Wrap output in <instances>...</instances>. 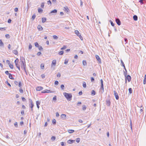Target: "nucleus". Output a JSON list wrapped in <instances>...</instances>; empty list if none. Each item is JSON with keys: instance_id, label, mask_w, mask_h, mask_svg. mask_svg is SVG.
Returning <instances> with one entry per match:
<instances>
[{"instance_id": "obj_32", "label": "nucleus", "mask_w": 146, "mask_h": 146, "mask_svg": "<svg viewBox=\"0 0 146 146\" xmlns=\"http://www.w3.org/2000/svg\"><path fill=\"white\" fill-rule=\"evenodd\" d=\"M42 10L41 8H39L38 9V11L39 13H42Z\"/></svg>"}, {"instance_id": "obj_12", "label": "nucleus", "mask_w": 146, "mask_h": 146, "mask_svg": "<svg viewBox=\"0 0 146 146\" xmlns=\"http://www.w3.org/2000/svg\"><path fill=\"white\" fill-rule=\"evenodd\" d=\"M106 105L107 106H110L111 104V102L110 100H106Z\"/></svg>"}, {"instance_id": "obj_11", "label": "nucleus", "mask_w": 146, "mask_h": 146, "mask_svg": "<svg viewBox=\"0 0 146 146\" xmlns=\"http://www.w3.org/2000/svg\"><path fill=\"white\" fill-rule=\"evenodd\" d=\"M43 88L41 86H38L36 88V90L38 91H40L43 89Z\"/></svg>"}, {"instance_id": "obj_6", "label": "nucleus", "mask_w": 146, "mask_h": 146, "mask_svg": "<svg viewBox=\"0 0 146 146\" xmlns=\"http://www.w3.org/2000/svg\"><path fill=\"white\" fill-rule=\"evenodd\" d=\"M114 96L117 100L119 99V96L118 93L116 92L115 90L113 91Z\"/></svg>"}, {"instance_id": "obj_39", "label": "nucleus", "mask_w": 146, "mask_h": 146, "mask_svg": "<svg viewBox=\"0 0 146 146\" xmlns=\"http://www.w3.org/2000/svg\"><path fill=\"white\" fill-rule=\"evenodd\" d=\"M143 1H145V0H140L139 2L141 4H144Z\"/></svg>"}, {"instance_id": "obj_58", "label": "nucleus", "mask_w": 146, "mask_h": 146, "mask_svg": "<svg viewBox=\"0 0 146 146\" xmlns=\"http://www.w3.org/2000/svg\"><path fill=\"white\" fill-rule=\"evenodd\" d=\"M32 48V46L31 44H29V49H31Z\"/></svg>"}, {"instance_id": "obj_22", "label": "nucleus", "mask_w": 146, "mask_h": 146, "mask_svg": "<svg viewBox=\"0 0 146 146\" xmlns=\"http://www.w3.org/2000/svg\"><path fill=\"white\" fill-rule=\"evenodd\" d=\"M9 78L11 80H14V79L13 77L12 76V75L11 74H9Z\"/></svg>"}, {"instance_id": "obj_35", "label": "nucleus", "mask_w": 146, "mask_h": 146, "mask_svg": "<svg viewBox=\"0 0 146 146\" xmlns=\"http://www.w3.org/2000/svg\"><path fill=\"white\" fill-rule=\"evenodd\" d=\"M56 96H54L53 98V100L54 102H56Z\"/></svg>"}, {"instance_id": "obj_37", "label": "nucleus", "mask_w": 146, "mask_h": 146, "mask_svg": "<svg viewBox=\"0 0 146 146\" xmlns=\"http://www.w3.org/2000/svg\"><path fill=\"white\" fill-rule=\"evenodd\" d=\"M36 17V15L35 14L33 15L31 19L33 20Z\"/></svg>"}, {"instance_id": "obj_27", "label": "nucleus", "mask_w": 146, "mask_h": 146, "mask_svg": "<svg viewBox=\"0 0 146 146\" xmlns=\"http://www.w3.org/2000/svg\"><path fill=\"white\" fill-rule=\"evenodd\" d=\"M102 89V92L103 93L104 92V85H101V87L100 88V90Z\"/></svg>"}, {"instance_id": "obj_63", "label": "nucleus", "mask_w": 146, "mask_h": 146, "mask_svg": "<svg viewBox=\"0 0 146 146\" xmlns=\"http://www.w3.org/2000/svg\"><path fill=\"white\" fill-rule=\"evenodd\" d=\"M100 82L101 83V85H104L103 83V81L102 79H101L100 80Z\"/></svg>"}, {"instance_id": "obj_24", "label": "nucleus", "mask_w": 146, "mask_h": 146, "mask_svg": "<svg viewBox=\"0 0 146 146\" xmlns=\"http://www.w3.org/2000/svg\"><path fill=\"white\" fill-rule=\"evenodd\" d=\"M13 52L15 55H17L18 54V52L17 50H14L13 51Z\"/></svg>"}, {"instance_id": "obj_21", "label": "nucleus", "mask_w": 146, "mask_h": 146, "mask_svg": "<svg viewBox=\"0 0 146 146\" xmlns=\"http://www.w3.org/2000/svg\"><path fill=\"white\" fill-rule=\"evenodd\" d=\"M123 72H124V73H123L124 75L125 76V79H126L125 83H127L126 76L127 75V72H126V71L125 72L124 71Z\"/></svg>"}, {"instance_id": "obj_31", "label": "nucleus", "mask_w": 146, "mask_h": 146, "mask_svg": "<svg viewBox=\"0 0 146 146\" xmlns=\"http://www.w3.org/2000/svg\"><path fill=\"white\" fill-rule=\"evenodd\" d=\"M53 37L54 39H57L58 38V37L56 35H54L53 36Z\"/></svg>"}, {"instance_id": "obj_17", "label": "nucleus", "mask_w": 146, "mask_h": 146, "mask_svg": "<svg viewBox=\"0 0 146 146\" xmlns=\"http://www.w3.org/2000/svg\"><path fill=\"white\" fill-rule=\"evenodd\" d=\"M26 66H23V67H22V68L23 69H24L25 72L26 74L27 75H28V73H27V71H26Z\"/></svg>"}, {"instance_id": "obj_40", "label": "nucleus", "mask_w": 146, "mask_h": 146, "mask_svg": "<svg viewBox=\"0 0 146 146\" xmlns=\"http://www.w3.org/2000/svg\"><path fill=\"white\" fill-rule=\"evenodd\" d=\"M110 23L111 24V25L113 26V27L114 26V23H113V22H112V21H111V20H110Z\"/></svg>"}, {"instance_id": "obj_25", "label": "nucleus", "mask_w": 146, "mask_h": 146, "mask_svg": "<svg viewBox=\"0 0 146 146\" xmlns=\"http://www.w3.org/2000/svg\"><path fill=\"white\" fill-rule=\"evenodd\" d=\"M96 94L95 91L94 90H92L91 92V95L92 96H94Z\"/></svg>"}, {"instance_id": "obj_42", "label": "nucleus", "mask_w": 146, "mask_h": 146, "mask_svg": "<svg viewBox=\"0 0 146 146\" xmlns=\"http://www.w3.org/2000/svg\"><path fill=\"white\" fill-rule=\"evenodd\" d=\"M5 37L7 38H10V36L9 34H7L5 35Z\"/></svg>"}, {"instance_id": "obj_18", "label": "nucleus", "mask_w": 146, "mask_h": 146, "mask_svg": "<svg viewBox=\"0 0 146 146\" xmlns=\"http://www.w3.org/2000/svg\"><path fill=\"white\" fill-rule=\"evenodd\" d=\"M42 22L43 23H44L46 20V18L45 17H43L42 18Z\"/></svg>"}, {"instance_id": "obj_28", "label": "nucleus", "mask_w": 146, "mask_h": 146, "mask_svg": "<svg viewBox=\"0 0 146 146\" xmlns=\"http://www.w3.org/2000/svg\"><path fill=\"white\" fill-rule=\"evenodd\" d=\"M9 67L11 69H13V66L12 64H11V63L10 64H9Z\"/></svg>"}, {"instance_id": "obj_7", "label": "nucleus", "mask_w": 146, "mask_h": 146, "mask_svg": "<svg viewBox=\"0 0 146 146\" xmlns=\"http://www.w3.org/2000/svg\"><path fill=\"white\" fill-rule=\"evenodd\" d=\"M115 21L117 24L118 25H121V22L120 20L118 18L115 19Z\"/></svg>"}, {"instance_id": "obj_14", "label": "nucleus", "mask_w": 146, "mask_h": 146, "mask_svg": "<svg viewBox=\"0 0 146 146\" xmlns=\"http://www.w3.org/2000/svg\"><path fill=\"white\" fill-rule=\"evenodd\" d=\"M127 78L128 82H130L131 80V76L129 75H127L126 76V78Z\"/></svg>"}, {"instance_id": "obj_10", "label": "nucleus", "mask_w": 146, "mask_h": 146, "mask_svg": "<svg viewBox=\"0 0 146 146\" xmlns=\"http://www.w3.org/2000/svg\"><path fill=\"white\" fill-rule=\"evenodd\" d=\"M57 12V10L56 9H54V10L51 11L50 13V14H51L52 13H53V15H55Z\"/></svg>"}, {"instance_id": "obj_59", "label": "nucleus", "mask_w": 146, "mask_h": 146, "mask_svg": "<svg viewBox=\"0 0 146 146\" xmlns=\"http://www.w3.org/2000/svg\"><path fill=\"white\" fill-rule=\"evenodd\" d=\"M143 83L144 84H146V78H144Z\"/></svg>"}, {"instance_id": "obj_1", "label": "nucleus", "mask_w": 146, "mask_h": 146, "mask_svg": "<svg viewBox=\"0 0 146 146\" xmlns=\"http://www.w3.org/2000/svg\"><path fill=\"white\" fill-rule=\"evenodd\" d=\"M63 95L67 100L70 101L71 100L72 96L71 94H69L66 92H64Z\"/></svg>"}, {"instance_id": "obj_16", "label": "nucleus", "mask_w": 146, "mask_h": 146, "mask_svg": "<svg viewBox=\"0 0 146 146\" xmlns=\"http://www.w3.org/2000/svg\"><path fill=\"white\" fill-rule=\"evenodd\" d=\"M75 141V140L69 139L67 141V143H73Z\"/></svg>"}, {"instance_id": "obj_5", "label": "nucleus", "mask_w": 146, "mask_h": 146, "mask_svg": "<svg viewBox=\"0 0 146 146\" xmlns=\"http://www.w3.org/2000/svg\"><path fill=\"white\" fill-rule=\"evenodd\" d=\"M53 92L52 91H51L50 90L46 89L42 91L41 92L42 93H52Z\"/></svg>"}, {"instance_id": "obj_49", "label": "nucleus", "mask_w": 146, "mask_h": 146, "mask_svg": "<svg viewBox=\"0 0 146 146\" xmlns=\"http://www.w3.org/2000/svg\"><path fill=\"white\" fill-rule=\"evenodd\" d=\"M36 105H39L40 104V102L39 101H36Z\"/></svg>"}, {"instance_id": "obj_48", "label": "nucleus", "mask_w": 146, "mask_h": 146, "mask_svg": "<svg viewBox=\"0 0 146 146\" xmlns=\"http://www.w3.org/2000/svg\"><path fill=\"white\" fill-rule=\"evenodd\" d=\"M40 67L42 69H43L44 68V64H43L42 63L41 64Z\"/></svg>"}, {"instance_id": "obj_60", "label": "nucleus", "mask_w": 146, "mask_h": 146, "mask_svg": "<svg viewBox=\"0 0 146 146\" xmlns=\"http://www.w3.org/2000/svg\"><path fill=\"white\" fill-rule=\"evenodd\" d=\"M59 82L58 81H56L54 82V84L55 85H57L58 84Z\"/></svg>"}, {"instance_id": "obj_47", "label": "nucleus", "mask_w": 146, "mask_h": 146, "mask_svg": "<svg viewBox=\"0 0 146 146\" xmlns=\"http://www.w3.org/2000/svg\"><path fill=\"white\" fill-rule=\"evenodd\" d=\"M66 48V45H64L63 47L61 48V50H64Z\"/></svg>"}, {"instance_id": "obj_29", "label": "nucleus", "mask_w": 146, "mask_h": 146, "mask_svg": "<svg viewBox=\"0 0 146 146\" xmlns=\"http://www.w3.org/2000/svg\"><path fill=\"white\" fill-rule=\"evenodd\" d=\"M83 87L84 88H86V83L85 82H83Z\"/></svg>"}, {"instance_id": "obj_54", "label": "nucleus", "mask_w": 146, "mask_h": 146, "mask_svg": "<svg viewBox=\"0 0 146 146\" xmlns=\"http://www.w3.org/2000/svg\"><path fill=\"white\" fill-rule=\"evenodd\" d=\"M22 86V84L21 83V82H19V86L20 88H21Z\"/></svg>"}, {"instance_id": "obj_46", "label": "nucleus", "mask_w": 146, "mask_h": 146, "mask_svg": "<svg viewBox=\"0 0 146 146\" xmlns=\"http://www.w3.org/2000/svg\"><path fill=\"white\" fill-rule=\"evenodd\" d=\"M143 108L142 107V106H141V109L140 110V113H141L143 111Z\"/></svg>"}, {"instance_id": "obj_19", "label": "nucleus", "mask_w": 146, "mask_h": 146, "mask_svg": "<svg viewBox=\"0 0 146 146\" xmlns=\"http://www.w3.org/2000/svg\"><path fill=\"white\" fill-rule=\"evenodd\" d=\"M133 19L134 21H137L138 19V17L136 15H134L133 16Z\"/></svg>"}, {"instance_id": "obj_36", "label": "nucleus", "mask_w": 146, "mask_h": 146, "mask_svg": "<svg viewBox=\"0 0 146 146\" xmlns=\"http://www.w3.org/2000/svg\"><path fill=\"white\" fill-rule=\"evenodd\" d=\"M129 93L130 94H131L132 93V88H129Z\"/></svg>"}, {"instance_id": "obj_52", "label": "nucleus", "mask_w": 146, "mask_h": 146, "mask_svg": "<svg viewBox=\"0 0 146 146\" xmlns=\"http://www.w3.org/2000/svg\"><path fill=\"white\" fill-rule=\"evenodd\" d=\"M58 77H60L61 76V74L59 72H58L57 75H56Z\"/></svg>"}, {"instance_id": "obj_3", "label": "nucleus", "mask_w": 146, "mask_h": 146, "mask_svg": "<svg viewBox=\"0 0 146 146\" xmlns=\"http://www.w3.org/2000/svg\"><path fill=\"white\" fill-rule=\"evenodd\" d=\"M75 33L79 36V38L81 40H83V38L81 36V34L80 33V32L76 30L75 31Z\"/></svg>"}, {"instance_id": "obj_55", "label": "nucleus", "mask_w": 146, "mask_h": 146, "mask_svg": "<svg viewBox=\"0 0 146 146\" xmlns=\"http://www.w3.org/2000/svg\"><path fill=\"white\" fill-rule=\"evenodd\" d=\"M64 86L63 84H62L61 85V88L62 90H64Z\"/></svg>"}, {"instance_id": "obj_15", "label": "nucleus", "mask_w": 146, "mask_h": 146, "mask_svg": "<svg viewBox=\"0 0 146 146\" xmlns=\"http://www.w3.org/2000/svg\"><path fill=\"white\" fill-rule=\"evenodd\" d=\"M56 62V60H54L52 61V62L51 64V66H55Z\"/></svg>"}, {"instance_id": "obj_26", "label": "nucleus", "mask_w": 146, "mask_h": 146, "mask_svg": "<svg viewBox=\"0 0 146 146\" xmlns=\"http://www.w3.org/2000/svg\"><path fill=\"white\" fill-rule=\"evenodd\" d=\"M82 64L84 66H86L87 65L86 61L85 60H83L82 61Z\"/></svg>"}, {"instance_id": "obj_34", "label": "nucleus", "mask_w": 146, "mask_h": 146, "mask_svg": "<svg viewBox=\"0 0 146 146\" xmlns=\"http://www.w3.org/2000/svg\"><path fill=\"white\" fill-rule=\"evenodd\" d=\"M64 10L66 11L67 12H68V11L69 10L68 7H64Z\"/></svg>"}, {"instance_id": "obj_38", "label": "nucleus", "mask_w": 146, "mask_h": 146, "mask_svg": "<svg viewBox=\"0 0 146 146\" xmlns=\"http://www.w3.org/2000/svg\"><path fill=\"white\" fill-rule=\"evenodd\" d=\"M52 123L54 124H56V120L55 119H53L52 120Z\"/></svg>"}, {"instance_id": "obj_62", "label": "nucleus", "mask_w": 146, "mask_h": 146, "mask_svg": "<svg viewBox=\"0 0 146 146\" xmlns=\"http://www.w3.org/2000/svg\"><path fill=\"white\" fill-rule=\"evenodd\" d=\"M14 125L16 127H18V124L17 122H15L14 123Z\"/></svg>"}, {"instance_id": "obj_30", "label": "nucleus", "mask_w": 146, "mask_h": 146, "mask_svg": "<svg viewBox=\"0 0 146 146\" xmlns=\"http://www.w3.org/2000/svg\"><path fill=\"white\" fill-rule=\"evenodd\" d=\"M80 141V139L79 137L77 138L76 139V141L78 143H79Z\"/></svg>"}, {"instance_id": "obj_51", "label": "nucleus", "mask_w": 146, "mask_h": 146, "mask_svg": "<svg viewBox=\"0 0 146 146\" xmlns=\"http://www.w3.org/2000/svg\"><path fill=\"white\" fill-rule=\"evenodd\" d=\"M121 65L123 66H125V64L123 61V60H121Z\"/></svg>"}, {"instance_id": "obj_2", "label": "nucleus", "mask_w": 146, "mask_h": 146, "mask_svg": "<svg viewBox=\"0 0 146 146\" xmlns=\"http://www.w3.org/2000/svg\"><path fill=\"white\" fill-rule=\"evenodd\" d=\"M20 61L21 62V68H22L23 66H26L25 59L23 57H21Z\"/></svg>"}, {"instance_id": "obj_20", "label": "nucleus", "mask_w": 146, "mask_h": 146, "mask_svg": "<svg viewBox=\"0 0 146 146\" xmlns=\"http://www.w3.org/2000/svg\"><path fill=\"white\" fill-rule=\"evenodd\" d=\"M68 131L69 133H71L74 132V130L72 129H69L68 130Z\"/></svg>"}, {"instance_id": "obj_64", "label": "nucleus", "mask_w": 146, "mask_h": 146, "mask_svg": "<svg viewBox=\"0 0 146 146\" xmlns=\"http://www.w3.org/2000/svg\"><path fill=\"white\" fill-rule=\"evenodd\" d=\"M41 54V53L40 52H38L37 54L38 56H40Z\"/></svg>"}, {"instance_id": "obj_4", "label": "nucleus", "mask_w": 146, "mask_h": 146, "mask_svg": "<svg viewBox=\"0 0 146 146\" xmlns=\"http://www.w3.org/2000/svg\"><path fill=\"white\" fill-rule=\"evenodd\" d=\"M29 102L30 103V104H29V105L31 106H30V107L31 108V111H33V106H34V105L33 104V102L32 101V100L31 99H29Z\"/></svg>"}, {"instance_id": "obj_53", "label": "nucleus", "mask_w": 146, "mask_h": 146, "mask_svg": "<svg viewBox=\"0 0 146 146\" xmlns=\"http://www.w3.org/2000/svg\"><path fill=\"white\" fill-rule=\"evenodd\" d=\"M124 41L125 42V44H127L128 42V40L127 39L125 38H124Z\"/></svg>"}, {"instance_id": "obj_50", "label": "nucleus", "mask_w": 146, "mask_h": 146, "mask_svg": "<svg viewBox=\"0 0 146 146\" xmlns=\"http://www.w3.org/2000/svg\"><path fill=\"white\" fill-rule=\"evenodd\" d=\"M19 61V60L18 59V58H17L15 61V63H18Z\"/></svg>"}, {"instance_id": "obj_9", "label": "nucleus", "mask_w": 146, "mask_h": 146, "mask_svg": "<svg viewBox=\"0 0 146 146\" xmlns=\"http://www.w3.org/2000/svg\"><path fill=\"white\" fill-rule=\"evenodd\" d=\"M61 119L63 120L65 119H66V115L64 114H62L61 116Z\"/></svg>"}, {"instance_id": "obj_57", "label": "nucleus", "mask_w": 146, "mask_h": 146, "mask_svg": "<svg viewBox=\"0 0 146 146\" xmlns=\"http://www.w3.org/2000/svg\"><path fill=\"white\" fill-rule=\"evenodd\" d=\"M40 6L42 8H43L44 6V3H42L41 5Z\"/></svg>"}, {"instance_id": "obj_56", "label": "nucleus", "mask_w": 146, "mask_h": 146, "mask_svg": "<svg viewBox=\"0 0 146 146\" xmlns=\"http://www.w3.org/2000/svg\"><path fill=\"white\" fill-rule=\"evenodd\" d=\"M38 47V49L39 50H42L43 48L42 46H39Z\"/></svg>"}, {"instance_id": "obj_41", "label": "nucleus", "mask_w": 146, "mask_h": 146, "mask_svg": "<svg viewBox=\"0 0 146 146\" xmlns=\"http://www.w3.org/2000/svg\"><path fill=\"white\" fill-rule=\"evenodd\" d=\"M64 52L63 51H61L58 52L59 54L60 55H62L63 54Z\"/></svg>"}, {"instance_id": "obj_43", "label": "nucleus", "mask_w": 146, "mask_h": 146, "mask_svg": "<svg viewBox=\"0 0 146 146\" xmlns=\"http://www.w3.org/2000/svg\"><path fill=\"white\" fill-rule=\"evenodd\" d=\"M35 46L36 47H39V44L37 42H36L35 43Z\"/></svg>"}, {"instance_id": "obj_44", "label": "nucleus", "mask_w": 146, "mask_h": 146, "mask_svg": "<svg viewBox=\"0 0 146 146\" xmlns=\"http://www.w3.org/2000/svg\"><path fill=\"white\" fill-rule=\"evenodd\" d=\"M19 92L21 93H23V89L21 88H20L19 90Z\"/></svg>"}, {"instance_id": "obj_13", "label": "nucleus", "mask_w": 146, "mask_h": 146, "mask_svg": "<svg viewBox=\"0 0 146 146\" xmlns=\"http://www.w3.org/2000/svg\"><path fill=\"white\" fill-rule=\"evenodd\" d=\"M37 28L39 31H41L43 29L42 27L40 25H39L38 26Z\"/></svg>"}, {"instance_id": "obj_61", "label": "nucleus", "mask_w": 146, "mask_h": 146, "mask_svg": "<svg viewBox=\"0 0 146 146\" xmlns=\"http://www.w3.org/2000/svg\"><path fill=\"white\" fill-rule=\"evenodd\" d=\"M91 80L92 82H93L94 81V78L93 77H91Z\"/></svg>"}, {"instance_id": "obj_45", "label": "nucleus", "mask_w": 146, "mask_h": 146, "mask_svg": "<svg viewBox=\"0 0 146 146\" xmlns=\"http://www.w3.org/2000/svg\"><path fill=\"white\" fill-rule=\"evenodd\" d=\"M56 139V137L55 136H52L51 137V139L52 141H54Z\"/></svg>"}, {"instance_id": "obj_33", "label": "nucleus", "mask_w": 146, "mask_h": 146, "mask_svg": "<svg viewBox=\"0 0 146 146\" xmlns=\"http://www.w3.org/2000/svg\"><path fill=\"white\" fill-rule=\"evenodd\" d=\"M3 43L2 41L1 40H0V46H3Z\"/></svg>"}, {"instance_id": "obj_23", "label": "nucleus", "mask_w": 146, "mask_h": 146, "mask_svg": "<svg viewBox=\"0 0 146 146\" xmlns=\"http://www.w3.org/2000/svg\"><path fill=\"white\" fill-rule=\"evenodd\" d=\"M82 110L83 111H85L86 109V107L85 105H84L82 106Z\"/></svg>"}, {"instance_id": "obj_8", "label": "nucleus", "mask_w": 146, "mask_h": 146, "mask_svg": "<svg viewBox=\"0 0 146 146\" xmlns=\"http://www.w3.org/2000/svg\"><path fill=\"white\" fill-rule=\"evenodd\" d=\"M97 60L98 61L99 63H101V59L100 58L99 56L97 55H96L95 56Z\"/></svg>"}]
</instances>
